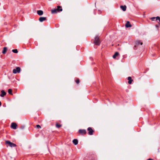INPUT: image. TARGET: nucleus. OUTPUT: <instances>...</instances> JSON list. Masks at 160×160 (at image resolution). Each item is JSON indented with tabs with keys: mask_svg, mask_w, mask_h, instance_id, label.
<instances>
[{
	"mask_svg": "<svg viewBox=\"0 0 160 160\" xmlns=\"http://www.w3.org/2000/svg\"><path fill=\"white\" fill-rule=\"evenodd\" d=\"M156 27H157V28H158V26L157 25H156Z\"/></svg>",
	"mask_w": 160,
	"mask_h": 160,
	"instance_id": "obj_27",
	"label": "nucleus"
},
{
	"mask_svg": "<svg viewBox=\"0 0 160 160\" xmlns=\"http://www.w3.org/2000/svg\"><path fill=\"white\" fill-rule=\"evenodd\" d=\"M147 160H153V159H151V158H149V159H147Z\"/></svg>",
	"mask_w": 160,
	"mask_h": 160,
	"instance_id": "obj_26",
	"label": "nucleus"
},
{
	"mask_svg": "<svg viewBox=\"0 0 160 160\" xmlns=\"http://www.w3.org/2000/svg\"><path fill=\"white\" fill-rule=\"evenodd\" d=\"M96 156L94 154L89 153L88 156V160H96Z\"/></svg>",
	"mask_w": 160,
	"mask_h": 160,
	"instance_id": "obj_3",
	"label": "nucleus"
},
{
	"mask_svg": "<svg viewBox=\"0 0 160 160\" xmlns=\"http://www.w3.org/2000/svg\"><path fill=\"white\" fill-rule=\"evenodd\" d=\"M8 92L9 94L11 95H12V90L11 89H8Z\"/></svg>",
	"mask_w": 160,
	"mask_h": 160,
	"instance_id": "obj_20",
	"label": "nucleus"
},
{
	"mask_svg": "<svg viewBox=\"0 0 160 160\" xmlns=\"http://www.w3.org/2000/svg\"><path fill=\"white\" fill-rule=\"evenodd\" d=\"M1 94L0 95V96L1 97H3L6 95V93L4 90H2L1 91Z\"/></svg>",
	"mask_w": 160,
	"mask_h": 160,
	"instance_id": "obj_13",
	"label": "nucleus"
},
{
	"mask_svg": "<svg viewBox=\"0 0 160 160\" xmlns=\"http://www.w3.org/2000/svg\"><path fill=\"white\" fill-rule=\"evenodd\" d=\"M136 46H137V45H135V46H134V49H136L135 48H136Z\"/></svg>",
	"mask_w": 160,
	"mask_h": 160,
	"instance_id": "obj_25",
	"label": "nucleus"
},
{
	"mask_svg": "<svg viewBox=\"0 0 160 160\" xmlns=\"http://www.w3.org/2000/svg\"><path fill=\"white\" fill-rule=\"evenodd\" d=\"M38 14L40 16L42 15L43 14V12L42 10H38L37 11Z\"/></svg>",
	"mask_w": 160,
	"mask_h": 160,
	"instance_id": "obj_14",
	"label": "nucleus"
},
{
	"mask_svg": "<svg viewBox=\"0 0 160 160\" xmlns=\"http://www.w3.org/2000/svg\"><path fill=\"white\" fill-rule=\"evenodd\" d=\"M62 11V7L60 6H58L57 8H55L51 10V13L52 14H55L58 12H61Z\"/></svg>",
	"mask_w": 160,
	"mask_h": 160,
	"instance_id": "obj_1",
	"label": "nucleus"
},
{
	"mask_svg": "<svg viewBox=\"0 0 160 160\" xmlns=\"http://www.w3.org/2000/svg\"><path fill=\"white\" fill-rule=\"evenodd\" d=\"M36 127L38 129H39V128H41V127L39 125H36Z\"/></svg>",
	"mask_w": 160,
	"mask_h": 160,
	"instance_id": "obj_24",
	"label": "nucleus"
},
{
	"mask_svg": "<svg viewBox=\"0 0 160 160\" xmlns=\"http://www.w3.org/2000/svg\"><path fill=\"white\" fill-rule=\"evenodd\" d=\"M75 82L77 84H78L80 82V80L78 78H77V79L75 80Z\"/></svg>",
	"mask_w": 160,
	"mask_h": 160,
	"instance_id": "obj_23",
	"label": "nucleus"
},
{
	"mask_svg": "<svg viewBox=\"0 0 160 160\" xmlns=\"http://www.w3.org/2000/svg\"><path fill=\"white\" fill-rule=\"evenodd\" d=\"M155 19H156V20H158L159 22H160V18L158 16H157L156 17H152L150 18V19L152 21H153L155 20Z\"/></svg>",
	"mask_w": 160,
	"mask_h": 160,
	"instance_id": "obj_9",
	"label": "nucleus"
},
{
	"mask_svg": "<svg viewBox=\"0 0 160 160\" xmlns=\"http://www.w3.org/2000/svg\"><path fill=\"white\" fill-rule=\"evenodd\" d=\"M72 142L74 144V145H77L78 144V140L77 139H74V140H73Z\"/></svg>",
	"mask_w": 160,
	"mask_h": 160,
	"instance_id": "obj_17",
	"label": "nucleus"
},
{
	"mask_svg": "<svg viewBox=\"0 0 160 160\" xmlns=\"http://www.w3.org/2000/svg\"><path fill=\"white\" fill-rule=\"evenodd\" d=\"M62 126V125L58 124V123H56V127L58 128H59Z\"/></svg>",
	"mask_w": 160,
	"mask_h": 160,
	"instance_id": "obj_21",
	"label": "nucleus"
},
{
	"mask_svg": "<svg viewBox=\"0 0 160 160\" xmlns=\"http://www.w3.org/2000/svg\"><path fill=\"white\" fill-rule=\"evenodd\" d=\"M78 132L79 134L82 135H86L87 133L86 130L85 129H80L78 130Z\"/></svg>",
	"mask_w": 160,
	"mask_h": 160,
	"instance_id": "obj_6",
	"label": "nucleus"
},
{
	"mask_svg": "<svg viewBox=\"0 0 160 160\" xmlns=\"http://www.w3.org/2000/svg\"><path fill=\"white\" fill-rule=\"evenodd\" d=\"M12 52L14 53H17L18 52V51L17 49H13Z\"/></svg>",
	"mask_w": 160,
	"mask_h": 160,
	"instance_id": "obj_22",
	"label": "nucleus"
},
{
	"mask_svg": "<svg viewBox=\"0 0 160 160\" xmlns=\"http://www.w3.org/2000/svg\"><path fill=\"white\" fill-rule=\"evenodd\" d=\"M93 43L96 45L99 46L101 43L99 38L98 36H96L94 38Z\"/></svg>",
	"mask_w": 160,
	"mask_h": 160,
	"instance_id": "obj_2",
	"label": "nucleus"
},
{
	"mask_svg": "<svg viewBox=\"0 0 160 160\" xmlns=\"http://www.w3.org/2000/svg\"><path fill=\"white\" fill-rule=\"evenodd\" d=\"M125 27L127 28H131L132 27V25L130 24L129 21H127L125 24Z\"/></svg>",
	"mask_w": 160,
	"mask_h": 160,
	"instance_id": "obj_10",
	"label": "nucleus"
},
{
	"mask_svg": "<svg viewBox=\"0 0 160 160\" xmlns=\"http://www.w3.org/2000/svg\"><path fill=\"white\" fill-rule=\"evenodd\" d=\"M88 131V133L89 135H92L94 132V131L91 127H89L87 129Z\"/></svg>",
	"mask_w": 160,
	"mask_h": 160,
	"instance_id": "obj_7",
	"label": "nucleus"
},
{
	"mask_svg": "<svg viewBox=\"0 0 160 160\" xmlns=\"http://www.w3.org/2000/svg\"><path fill=\"white\" fill-rule=\"evenodd\" d=\"M135 43L136 45L137 46H138L140 44L141 45H142V42H140V41H136V42Z\"/></svg>",
	"mask_w": 160,
	"mask_h": 160,
	"instance_id": "obj_16",
	"label": "nucleus"
},
{
	"mask_svg": "<svg viewBox=\"0 0 160 160\" xmlns=\"http://www.w3.org/2000/svg\"><path fill=\"white\" fill-rule=\"evenodd\" d=\"M46 20V18L45 17H40L39 19V20L40 22H42Z\"/></svg>",
	"mask_w": 160,
	"mask_h": 160,
	"instance_id": "obj_12",
	"label": "nucleus"
},
{
	"mask_svg": "<svg viewBox=\"0 0 160 160\" xmlns=\"http://www.w3.org/2000/svg\"><path fill=\"white\" fill-rule=\"evenodd\" d=\"M119 54V53L118 52H115L114 55L113 56V58H116V57L118 56Z\"/></svg>",
	"mask_w": 160,
	"mask_h": 160,
	"instance_id": "obj_18",
	"label": "nucleus"
},
{
	"mask_svg": "<svg viewBox=\"0 0 160 160\" xmlns=\"http://www.w3.org/2000/svg\"><path fill=\"white\" fill-rule=\"evenodd\" d=\"M128 83L129 84H131L132 83V81H133V80L132 79V78L130 77H128Z\"/></svg>",
	"mask_w": 160,
	"mask_h": 160,
	"instance_id": "obj_11",
	"label": "nucleus"
},
{
	"mask_svg": "<svg viewBox=\"0 0 160 160\" xmlns=\"http://www.w3.org/2000/svg\"><path fill=\"white\" fill-rule=\"evenodd\" d=\"M7 47H5L3 48V50L2 52V53L3 54H5L7 51Z\"/></svg>",
	"mask_w": 160,
	"mask_h": 160,
	"instance_id": "obj_19",
	"label": "nucleus"
},
{
	"mask_svg": "<svg viewBox=\"0 0 160 160\" xmlns=\"http://www.w3.org/2000/svg\"><path fill=\"white\" fill-rule=\"evenodd\" d=\"M120 8L123 11H125L126 10L127 7L125 5L121 6Z\"/></svg>",
	"mask_w": 160,
	"mask_h": 160,
	"instance_id": "obj_15",
	"label": "nucleus"
},
{
	"mask_svg": "<svg viewBox=\"0 0 160 160\" xmlns=\"http://www.w3.org/2000/svg\"><path fill=\"white\" fill-rule=\"evenodd\" d=\"M17 124L14 122H12L11 124V127L13 129H16L17 128Z\"/></svg>",
	"mask_w": 160,
	"mask_h": 160,
	"instance_id": "obj_8",
	"label": "nucleus"
},
{
	"mask_svg": "<svg viewBox=\"0 0 160 160\" xmlns=\"http://www.w3.org/2000/svg\"><path fill=\"white\" fill-rule=\"evenodd\" d=\"M21 68L19 67H17L16 69H13V73L14 74L19 73L20 72Z\"/></svg>",
	"mask_w": 160,
	"mask_h": 160,
	"instance_id": "obj_5",
	"label": "nucleus"
},
{
	"mask_svg": "<svg viewBox=\"0 0 160 160\" xmlns=\"http://www.w3.org/2000/svg\"><path fill=\"white\" fill-rule=\"evenodd\" d=\"M5 144L8 145L11 147H14L17 146V145L16 144L10 142L9 141H5Z\"/></svg>",
	"mask_w": 160,
	"mask_h": 160,
	"instance_id": "obj_4",
	"label": "nucleus"
},
{
	"mask_svg": "<svg viewBox=\"0 0 160 160\" xmlns=\"http://www.w3.org/2000/svg\"><path fill=\"white\" fill-rule=\"evenodd\" d=\"M1 102L0 101V106H1Z\"/></svg>",
	"mask_w": 160,
	"mask_h": 160,
	"instance_id": "obj_28",
	"label": "nucleus"
}]
</instances>
